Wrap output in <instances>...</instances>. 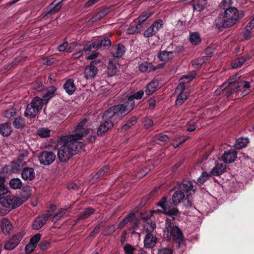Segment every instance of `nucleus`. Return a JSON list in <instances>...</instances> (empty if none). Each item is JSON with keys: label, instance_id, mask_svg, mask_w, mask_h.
I'll return each instance as SVG.
<instances>
[{"label": "nucleus", "instance_id": "obj_52", "mask_svg": "<svg viewBox=\"0 0 254 254\" xmlns=\"http://www.w3.org/2000/svg\"><path fill=\"white\" fill-rule=\"evenodd\" d=\"M156 34L154 30V28L150 26L144 32L143 36L145 38H149L152 37Z\"/></svg>", "mask_w": 254, "mask_h": 254}, {"label": "nucleus", "instance_id": "obj_41", "mask_svg": "<svg viewBox=\"0 0 254 254\" xmlns=\"http://www.w3.org/2000/svg\"><path fill=\"white\" fill-rule=\"evenodd\" d=\"M144 94V92L142 90H139L136 93H135L134 94L129 96L127 99V101L130 103V101H131V102L133 103L132 106L134 107L135 104L134 102V99H137L139 100L142 98L143 95Z\"/></svg>", "mask_w": 254, "mask_h": 254}, {"label": "nucleus", "instance_id": "obj_14", "mask_svg": "<svg viewBox=\"0 0 254 254\" xmlns=\"http://www.w3.org/2000/svg\"><path fill=\"white\" fill-rule=\"evenodd\" d=\"M98 72V69L96 66L89 65H87L84 69V76L87 79H93Z\"/></svg>", "mask_w": 254, "mask_h": 254}, {"label": "nucleus", "instance_id": "obj_59", "mask_svg": "<svg viewBox=\"0 0 254 254\" xmlns=\"http://www.w3.org/2000/svg\"><path fill=\"white\" fill-rule=\"evenodd\" d=\"M70 206H64L63 208H60L58 210V213L63 218L65 215H67L69 212Z\"/></svg>", "mask_w": 254, "mask_h": 254}, {"label": "nucleus", "instance_id": "obj_55", "mask_svg": "<svg viewBox=\"0 0 254 254\" xmlns=\"http://www.w3.org/2000/svg\"><path fill=\"white\" fill-rule=\"evenodd\" d=\"M103 176L104 171H99L91 178V179L89 180V183L90 184H94L96 181H97L99 178Z\"/></svg>", "mask_w": 254, "mask_h": 254}, {"label": "nucleus", "instance_id": "obj_64", "mask_svg": "<svg viewBox=\"0 0 254 254\" xmlns=\"http://www.w3.org/2000/svg\"><path fill=\"white\" fill-rule=\"evenodd\" d=\"M157 254H173V250L169 248H162L158 250Z\"/></svg>", "mask_w": 254, "mask_h": 254}, {"label": "nucleus", "instance_id": "obj_27", "mask_svg": "<svg viewBox=\"0 0 254 254\" xmlns=\"http://www.w3.org/2000/svg\"><path fill=\"white\" fill-rule=\"evenodd\" d=\"M206 4V0H195L192 4L193 10L201 12L205 9Z\"/></svg>", "mask_w": 254, "mask_h": 254}, {"label": "nucleus", "instance_id": "obj_61", "mask_svg": "<svg viewBox=\"0 0 254 254\" xmlns=\"http://www.w3.org/2000/svg\"><path fill=\"white\" fill-rule=\"evenodd\" d=\"M16 114V110L13 108L6 110L4 113V116L7 118H10Z\"/></svg>", "mask_w": 254, "mask_h": 254}, {"label": "nucleus", "instance_id": "obj_42", "mask_svg": "<svg viewBox=\"0 0 254 254\" xmlns=\"http://www.w3.org/2000/svg\"><path fill=\"white\" fill-rule=\"evenodd\" d=\"M86 122V120L85 119L82 120L81 121L78 125L77 126L76 128V131L77 133L75 134H77V133L82 134V137L84 135V133H87V130L83 128V127Z\"/></svg>", "mask_w": 254, "mask_h": 254}, {"label": "nucleus", "instance_id": "obj_26", "mask_svg": "<svg viewBox=\"0 0 254 254\" xmlns=\"http://www.w3.org/2000/svg\"><path fill=\"white\" fill-rule=\"evenodd\" d=\"M250 59V56L248 55L242 56L240 58L236 59L232 63V67L233 69L237 68L242 65L247 60H249Z\"/></svg>", "mask_w": 254, "mask_h": 254}, {"label": "nucleus", "instance_id": "obj_3", "mask_svg": "<svg viewBox=\"0 0 254 254\" xmlns=\"http://www.w3.org/2000/svg\"><path fill=\"white\" fill-rule=\"evenodd\" d=\"M239 19L238 10L234 7L227 8L223 15L219 16L215 23L218 28L230 27L237 23Z\"/></svg>", "mask_w": 254, "mask_h": 254}, {"label": "nucleus", "instance_id": "obj_49", "mask_svg": "<svg viewBox=\"0 0 254 254\" xmlns=\"http://www.w3.org/2000/svg\"><path fill=\"white\" fill-rule=\"evenodd\" d=\"M116 228L114 225H109L106 227L103 232V235L105 236H110L114 233Z\"/></svg>", "mask_w": 254, "mask_h": 254}, {"label": "nucleus", "instance_id": "obj_25", "mask_svg": "<svg viewBox=\"0 0 254 254\" xmlns=\"http://www.w3.org/2000/svg\"><path fill=\"white\" fill-rule=\"evenodd\" d=\"M95 209L91 207L86 208L83 212H82L76 219V222H78L81 220H84L89 217L92 214L95 212Z\"/></svg>", "mask_w": 254, "mask_h": 254}, {"label": "nucleus", "instance_id": "obj_17", "mask_svg": "<svg viewBox=\"0 0 254 254\" xmlns=\"http://www.w3.org/2000/svg\"><path fill=\"white\" fill-rule=\"evenodd\" d=\"M163 65L164 64H158L157 67H155L151 63L144 62L139 65V69L141 72H149L154 71L158 68H161Z\"/></svg>", "mask_w": 254, "mask_h": 254}, {"label": "nucleus", "instance_id": "obj_1", "mask_svg": "<svg viewBox=\"0 0 254 254\" xmlns=\"http://www.w3.org/2000/svg\"><path fill=\"white\" fill-rule=\"evenodd\" d=\"M81 137L82 134L77 133L62 136L58 139L57 155L61 162H68L77 150L82 148L83 143L78 141Z\"/></svg>", "mask_w": 254, "mask_h": 254}, {"label": "nucleus", "instance_id": "obj_22", "mask_svg": "<svg viewBox=\"0 0 254 254\" xmlns=\"http://www.w3.org/2000/svg\"><path fill=\"white\" fill-rule=\"evenodd\" d=\"M63 87L66 93L69 95L73 94L76 89L74 81L72 79L67 80Z\"/></svg>", "mask_w": 254, "mask_h": 254}, {"label": "nucleus", "instance_id": "obj_53", "mask_svg": "<svg viewBox=\"0 0 254 254\" xmlns=\"http://www.w3.org/2000/svg\"><path fill=\"white\" fill-rule=\"evenodd\" d=\"M42 235L40 233H37L32 236L30 240L29 243L32 245H34L37 247V244L40 241Z\"/></svg>", "mask_w": 254, "mask_h": 254}, {"label": "nucleus", "instance_id": "obj_40", "mask_svg": "<svg viewBox=\"0 0 254 254\" xmlns=\"http://www.w3.org/2000/svg\"><path fill=\"white\" fill-rule=\"evenodd\" d=\"M9 185L11 189L16 190L21 188L22 183L20 179L13 178L10 180Z\"/></svg>", "mask_w": 254, "mask_h": 254}, {"label": "nucleus", "instance_id": "obj_32", "mask_svg": "<svg viewBox=\"0 0 254 254\" xmlns=\"http://www.w3.org/2000/svg\"><path fill=\"white\" fill-rule=\"evenodd\" d=\"M173 52L161 51L158 53L157 57L162 62H167L172 58Z\"/></svg>", "mask_w": 254, "mask_h": 254}, {"label": "nucleus", "instance_id": "obj_11", "mask_svg": "<svg viewBox=\"0 0 254 254\" xmlns=\"http://www.w3.org/2000/svg\"><path fill=\"white\" fill-rule=\"evenodd\" d=\"M157 240L156 236H154L151 232L148 231L144 239V247L147 249H152L156 246Z\"/></svg>", "mask_w": 254, "mask_h": 254}, {"label": "nucleus", "instance_id": "obj_30", "mask_svg": "<svg viewBox=\"0 0 254 254\" xmlns=\"http://www.w3.org/2000/svg\"><path fill=\"white\" fill-rule=\"evenodd\" d=\"M143 28L141 24L138 23L136 25H131L127 29V33L130 35L140 33Z\"/></svg>", "mask_w": 254, "mask_h": 254}, {"label": "nucleus", "instance_id": "obj_20", "mask_svg": "<svg viewBox=\"0 0 254 254\" xmlns=\"http://www.w3.org/2000/svg\"><path fill=\"white\" fill-rule=\"evenodd\" d=\"M113 127V123L112 121H104V123L98 127L97 133L99 135H103Z\"/></svg>", "mask_w": 254, "mask_h": 254}, {"label": "nucleus", "instance_id": "obj_13", "mask_svg": "<svg viewBox=\"0 0 254 254\" xmlns=\"http://www.w3.org/2000/svg\"><path fill=\"white\" fill-rule=\"evenodd\" d=\"M104 121H112L113 122L119 120L114 106L106 111L103 115Z\"/></svg>", "mask_w": 254, "mask_h": 254}, {"label": "nucleus", "instance_id": "obj_28", "mask_svg": "<svg viewBox=\"0 0 254 254\" xmlns=\"http://www.w3.org/2000/svg\"><path fill=\"white\" fill-rule=\"evenodd\" d=\"M57 90V88L54 86H51L48 90L46 93L44 94L41 100L43 101L44 105L47 104L48 101L55 95V92Z\"/></svg>", "mask_w": 254, "mask_h": 254}, {"label": "nucleus", "instance_id": "obj_38", "mask_svg": "<svg viewBox=\"0 0 254 254\" xmlns=\"http://www.w3.org/2000/svg\"><path fill=\"white\" fill-rule=\"evenodd\" d=\"M158 84L157 82L152 81L150 82L146 86L145 89V93L147 95H150L152 94L157 89Z\"/></svg>", "mask_w": 254, "mask_h": 254}, {"label": "nucleus", "instance_id": "obj_18", "mask_svg": "<svg viewBox=\"0 0 254 254\" xmlns=\"http://www.w3.org/2000/svg\"><path fill=\"white\" fill-rule=\"evenodd\" d=\"M21 175L23 180L32 181L35 177V173L33 168L25 167L22 170Z\"/></svg>", "mask_w": 254, "mask_h": 254}, {"label": "nucleus", "instance_id": "obj_39", "mask_svg": "<svg viewBox=\"0 0 254 254\" xmlns=\"http://www.w3.org/2000/svg\"><path fill=\"white\" fill-rule=\"evenodd\" d=\"M137 122L136 117L133 116L131 117L127 123L122 127V130L126 131L127 130L129 129L132 126L134 125Z\"/></svg>", "mask_w": 254, "mask_h": 254}, {"label": "nucleus", "instance_id": "obj_60", "mask_svg": "<svg viewBox=\"0 0 254 254\" xmlns=\"http://www.w3.org/2000/svg\"><path fill=\"white\" fill-rule=\"evenodd\" d=\"M16 247L15 243H13V241L9 239L4 244V249L6 250H12Z\"/></svg>", "mask_w": 254, "mask_h": 254}, {"label": "nucleus", "instance_id": "obj_9", "mask_svg": "<svg viewBox=\"0 0 254 254\" xmlns=\"http://www.w3.org/2000/svg\"><path fill=\"white\" fill-rule=\"evenodd\" d=\"M52 216V214L45 213L38 216L33 221V229L38 230L41 229L46 223L47 220H49Z\"/></svg>", "mask_w": 254, "mask_h": 254}, {"label": "nucleus", "instance_id": "obj_33", "mask_svg": "<svg viewBox=\"0 0 254 254\" xmlns=\"http://www.w3.org/2000/svg\"><path fill=\"white\" fill-rule=\"evenodd\" d=\"M225 88L226 89V93L225 96L227 98H229L232 94L235 93H236L238 91H239L240 89V85L239 84H235L233 86H229ZM224 89L223 88H222Z\"/></svg>", "mask_w": 254, "mask_h": 254}, {"label": "nucleus", "instance_id": "obj_23", "mask_svg": "<svg viewBox=\"0 0 254 254\" xmlns=\"http://www.w3.org/2000/svg\"><path fill=\"white\" fill-rule=\"evenodd\" d=\"M0 227L3 233L6 235L10 234L12 225L7 218H4L1 221Z\"/></svg>", "mask_w": 254, "mask_h": 254}, {"label": "nucleus", "instance_id": "obj_19", "mask_svg": "<svg viewBox=\"0 0 254 254\" xmlns=\"http://www.w3.org/2000/svg\"><path fill=\"white\" fill-rule=\"evenodd\" d=\"M237 152L234 150H230L224 152L222 156V160L225 163H231L235 161L237 157Z\"/></svg>", "mask_w": 254, "mask_h": 254}, {"label": "nucleus", "instance_id": "obj_4", "mask_svg": "<svg viewBox=\"0 0 254 254\" xmlns=\"http://www.w3.org/2000/svg\"><path fill=\"white\" fill-rule=\"evenodd\" d=\"M44 102L40 98L36 97L27 105L24 115L28 118H35L39 111L42 110Z\"/></svg>", "mask_w": 254, "mask_h": 254}, {"label": "nucleus", "instance_id": "obj_34", "mask_svg": "<svg viewBox=\"0 0 254 254\" xmlns=\"http://www.w3.org/2000/svg\"><path fill=\"white\" fill-rule=\"evenodd\" d=\"M12 131L10 126L7 123H4L0 126V133L3 136L9 135Z\"/></svg>", "mask_w": 254, "mask_h": 254}, {"label": "nucleus", "instance_id": "obj_29", "mask_svg": "<svg viewBox=\"0 0 254 254\" xmlns=\"http://www.w3.org/2000/svg\"><path fill=\"white\" fill-rule=\"evenodd\" d=\"M226 169V165L222 163H218L212 169L211 174L213 175L218 176L222 174Z\"/></svg>", "mask_w": 254, "mask_h": 254}, {"label": "nucleus", "instance_id": "obj_12", "mask_svg": "<svg viewBox=\"0 0 254 254\" xmlns=\"http://www.w3.org/2000/svg\"><path fill=\"white\" fill-rule=\"evenodd\" d=\"M174 189L177 190H195L196 188L191 182L184 180L182 183L177 184L174 188L171 189L170 190H173Z\"/></svg>", "mask_w": 254, "mask_h": 254}, {"label": "nucleus", "instance_id": "obj_10", "mask_svg": "<svg viewBox=\"0 0 254 254\" xmlns=\"http://www.w3.org/2000/svg\"><path fill=\"white\" fill-rule=\"evenodd\" d=\"M185 86L183 84H179L177 87L175 92L178 93L176 104L180 106L187 99L188 95L187 93L184 92Z\"/></svg>", "mask_w": 254, "mask_h": 254}, {"label": "nucleus", "instance_id": "obj_37", "mask_svg": "<svg viewBox=\"0 0 254 254\" xmlns=\"http://www.w3.org/2000/svg\"><path fill=\"white\" fill-rule=\"evenodd\" d=\"M240 76L238 74L235 75L234 76L230 77L228 82L224 83L221 86V88L225 89L227 87V86H233L236 83H239L238 81L239 79Z\"/></svg>", "mask_w": 254, "mask_h": 254}, {"label": "nucleus", "instance_id": "obj_56", "mask_svg": "<svg viewBox=\"0 0 254 254\" xmlns=\"http://www.w3.org/2000/svg\"><path fill=\"white\" fill-rule=\"evenodd\" d=\"M162 25L163 21L162 20L159 19L153 22L151 25V26L154 28V30L157 33L158 31L162 28Z\"/></svg>", "mask_w": 254, "mask_h": 254}, {"label": "nucleus", "instance_id": "obj_15", "mask_svg": "<svg viewBox=\"0 0 254 254\" xmlns=\"http://www.w3.org/2000/svg\"><path fill=\"white\" fill-rule=\"evenodd\" d=\"M111 42L110 38L106 37L103 39H98L93 42V48L95 50L99 49L102 47L106 48L110 47Z\"/></svg>", "mask_w": 254, "mask_h": 254}, {"label": "nucleus", "instance_id": "obj_8", "mask_svg": "<svg viewBox=\"0 0 254 254\" xmlns=\"http://www.w3.org/2000/svg\"><path fill=\"white\" fill-rule=\"evenodd\" d=\"M56 155L52 151H44L40 153L38 159L41 164L49 165L56 159Z\"/></svg>", "mask_w": 254, "mask_h": 254}, {"label": "nucleus", "instance_id": "obj_44", "mask_svg": "<svg viewBox=\"0 0 254 254\" xmlns=\"http://www.w3.org/2000/svg\"><path fill=\"white\" fill-rule=\"evenodd\" d=\"M13 125L16 128H21L24 126V119L21 117H17L13 122Z\"/></svg>", "mask_w": 254, "mask_h": 254}, {"label": "nucleus", "instance_id": "obj_45", "mask_svg": "<svg viewBox=\"0 0 254 254\" xmlns=\"http://www.w3.org/2000/svg\"><path fill=\"white\" fill-rule=\"evenodd\" d=\"M207 59L206 57H203L202 58H199L192 62V65L196 68L200 67Z\"/></svg>", "mask_w": 254, "mask_h": 254}, {"label": "nucleus", "instance_id": "obj_47", "mask_svg": "<svg viewBox=\"0 0 254 254\" xmlns=\"http://www.w3.org/2000/svg\"><path fill=\"white\" fill-rule=\"evenodd\" d=\"M123 249L126 254H134V252L136 250L133 246L128 243L124 245Z\"/></svg>", "mask_w": 254, "mask_h": 254}, {"label": "nucleus", "instance_id": "obj_24", "mask_svg": "<svg viewBox=\"0 0 254 254\" xmlns=\"http://www.w3.org/2000/svg\"><path fill=\"white\" fill-rule=\"evenodd\" d=\"M161 212L170 217L176 216L180 214L179 209L177 207H173L172 208V203H170V205L167 206L165 210L163 209V211H161Z\"/></svg>", "mask_w": 254, "mask_h": 254}, {"label": "nucleus", "instance_id": "obj_43", "mask_svg": "<svg viewBox=\"0 0 254 254\" xmlns=\"http://www.w3.org/2000/svg\"><path fill=\"white\" fill-rule=\"evenodd\" d=\"M143 219L146 221L147 224H148V226L146 230V233L148 231L151 232L152 233V232L156 229V224L154 222H152V221L151 219H150L148 217H144Z\"/></svg>", "mask_w": 254, "mask_h": 254}, {"label": "nucleus", "instance_id": "obj_21", "mask_svg": "<svg viewBox=\"0 0 254 254\" xmlns=\"http://www.w3.org/2000/svg\"><path fill=\"white\" fill-rule=\"evenodd\" d=\"M110 12V9L108 7H105L100 10L97 13L90 19L89 21L90 22H95L105 17Z\"/></svg>", "mask_w": 254, "mask_h": 254}, {"label": "nucleus", "instance_id": "obj_16", "mask_svg": "<svg viewBox=\"0 0 254 254\" xmlns=\"http://www.w3.org/2000/svg\"><path fill=\"white\" fill-rule=\"evenodd\" d=\"M126 52V47L123 44L114 45L112 48L111 54L115 58H121Z\"/></svg>", "mask_w": 254, "mask_h": 254}, {"label": "nucleus", "instance_id": "obj_48", "mask_svg": "<svg viewBox=\"0 0 254 254\" xmlns=\"http://www.w3.org/2000/svg\"><path fill=\"white\" fill-rule=\"evenodd\" d=\"M195 77V74H191L190 75H184L180 80V83L179 84H183L185 83H188L191 81Z\"/></svg>", "mask_w": 254, "mask_h": 254}, {"label": "nucleus", "instance_id": "obj_31", "mask_svg": "<svg viewBox=\"0 0 254 254\" xmlns=\"http://www.w3.org/2000/svg\"><path fill=\"white\" fill-rule=\"evenodd\" d=\"M117 71V64L111 61H109L108 67L106 71L108 76L112 77L115 75Z\"/></svg>", "mask_w": 254, "mask_h": 254}, {"label": "nucleus", "instance_id": "obj_2", "mask_svg": "<svg viewBox=\"0 0 254 254\" xmlns=\"http://www.w3.org/2000/svg\"><path fill=\"white\" fill-rule=\"evenodd\" d=\"M3 192V196L0 199V204L2 206L6 208L4 212H2L1 211V213L3 215L7 214L11 210L20 206L31 196L30 191H21L20 196L22 199L12 195H4L5 193L4 191Z\"/></svg>", "mask_w": 254, "mask_h": 254}, {"label": "nucleus", "instance_id": "obj_58", "mask_svg": "<svg viewBox=\"0 0 254 254\" xmlns=\"http://www.w3.org/2000/svg\"><path fill=\"white\" fill-rule=\"evenodd\" d=\"M211 172L208 173L203 172L201 176L198 178L197 181L200 183H203L206 181L211 175Z\"/></svg>", "mask_w": 254, "mask_h": 254}, {"label": "nucleus", "instance_id": "obj_7", "mask_svg": "<svg viewBox=\"0 0 254 254\" xmlns=\"http://www.w3.org/2000/svg\"><path fill=\"white\" fill-rule=\"evenodd\" d=\"M169 231H170V235L173 237V240L177 243L176 247L180 248L181 243L184 239L183 233L178 226H172L171 224L168 225V233Z\"/></svg>", "mask_w": 254, "mask_h": 254}, {"label": "nucleus", "instance_id": "obj_62", "mask_svg": "<svg viewBox=\"0 0 254 254\" xmlns=\"http://www.w3.org/2000/svg\"><path fill=\"white\" fill-rule=\"evenodd\" d=\"M50 242L47 241L42 240L39 244V247H40V249L42 251H44L49 249L50 247Z\"/></svg>", "mask_w": 254, "mask_h": 254}, {"label": "nucleus", "instance_id": "obj_54", "mask_svg": "<svg viewBox=\"0 0 254 254\" xmlns=\"http://www.w3.org/2000/svg\"><path fill=\"white\" fill-rule=\"evenodd\" d=\"M154 141H160L163 142H166L169 141V138L166 134H158L154 137Z\"/></svg>", "mask_w": 254, "mask_h": 254}, {"label": "nucleus", "instance_id": "obj_63", "mask_svg": "<svg viewBox=\"0 0 254 254\" xmlns=\"http://www.w3.org/2000/svg\"><path fill=\"white\" fill-rule=\"evenodd\" d=\"M143 124L145 127L148 129L153 126V122L151 119L146 118L143 119Z\"/></svg>", "mask_w": 254, "mask_h": 254}, {"label": "nucleus", "instance_id": "obj_51", "mask_svg": "<svg viewBox=\"0 0 254 254\" xmlns=\"http://www.w3.org/2000/svg\"><path fill=\"white\" fill-rule=\"evenodd\" d=\"M24 235L22 233H18L13 236L10 239L13 241V243H15V246H17L20 243Z\"/></svg>", "mask_w": 254, "mask_h": 254}, {"label": "nucleus", "instance_id": "obj_35", "mask_svg": "<svg viewBox=\"0 0 254 254\" xmlns=\"http://www.w3.org/2000/svg\"><path fill=\"white\" fill-rule=\"evenodd\" d=\"M190 41L193 45H197L199 44L201 41L198 32H194L190 33Z\"/></svg>", "mask_w": 254, "mask_h": 254}, {"label": "nucleus", "instance_id": "obj_46", "mask_svg": "<svg viewBox=\"0 0 254 254\" xmlns=\"http://www.w3.org/2000/svg\"><path fill=\"white\" fill-rule=\"evenodd\" d=\"M170 203H172V202L167 200V196H164L161 200L157 202V205L161 207L163 210H165V208L170 205Z\"/></svg>", "mask_w": 254, "mask_h": 254}, {"label": "nucleus", "instance_id": "obj_50", "mask_svg": "<svg viewBox=\"0 0 254 254\" xmlns=\"http://www.w3.org/2000/svg\"><path fill=\"white\" fill-rule=\"evenodd\" d=\"M50 130L48 128H40L37 130V134L42 137H46L49 136Z\"/></svg>", "mask_w": 254, "mask_h": 254}, {"label": "nucleus", "instance_id": "obj_57", "mask_svg": "<svg viewBox=\"0 0 254 254\" xmlns=\"http://www.w3.org/2000/svg\"><path fill=\"white\" fill-rule=\"evenodd\" d=\"M151 15L150 12L148 11L143 12L137 18L139 23L145 21Z\"/></svg>", "mask_w": 254, "mask_h": 254}, {"label": "nucleus", "instance_id": "obj_6", "mask_svg": "<svg viewBox=\"0 0 254 254\" xmlns=\"http://www.w3.org/2000/svg\"><path fill=\"white\" fill-rule=\"evenodd\" d=\"M130 103L127 100L124 104L114 106L117 117L119 120L122 119L126 115L131 111L134 108L132 106L133 103Z\"/></svg>", "mask_w": 254, "mask_h": 254}, {"label": "nucleus", "instance_id": "obj_5", "mask_svg": "<svg viewBox=\"0 0 254 254\" xmlns=\"http://www.w3.org/2000/svg\"><path fill=\"white\" fill-rule=\"evenodd\" d=\"M172 204L177 205L181 202L187 206L192 205V195L190 191H175L172 197Z\"/></svg>", "mask_w": 254, "mask_h": 254}, {"label": "nucleus", "instance_id": "obj_36", "mask_svg": "<svg viewBox=\"0 0 254 254\" xmlns=\"http://www.w3.org/2000/svg\"><path fill=\"white\" fill-rule=\"evenodd\" d=\"M249 142L248 138L240 137L236 141L234 147L237 149H241L245 147Z\"/></svg>", "mask_w": 254, "mask_h": 254}]
</instances>
